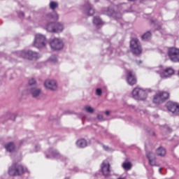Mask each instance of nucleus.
Masks as SVG:
<instances>
[{"label":"nucleus","mask_w":179,"mask_h":179,"mask_svg":"<svg viewBox=\"0 0 179 179\" xmlns=\"http://www.w3.org/2000/svg\"><path fill=\"white\" fill-rule=\"evenodd\" d=\"M47 43V38L44 35L41 34H35L33 42L34 47H36V48H44L46 47Z\"/></svg>","instance_id":"nucleus-1"},{"label":"nucleus","mask_w":179,"mask_h":179,"mask_svg":"<svg viewBox=\"0 0 179 179\" xmlns=\"http://www.w3.org/2000/svg\"><path fill=\"white\" fill-rule=\"evenodd\" d=\"M23 173H29V171L27 169H23V166L19 164L12 165L8 170L10 176H22Z\"/></svg>","instance_id":"nucleus-2"},{"label":"nucleus","mask_w":179,"mask_h":179,"mask_svg":"<svg viewBox=\"0 0 179 179\" xmlns=\"http://www.w3.org/2000/svg\"><path fill=\"white\" fill-rule=\"evenodd\" d=\"M132 96L135 100H146L148 93L142 88L136 87L132 91Z\"/></svg>","instance_id":"nucleus-3"},{"label":"nucleus","mask_w":179,"mask_h":179,"mask_svg":"<svg viewBox=\"0 0 179 179\" xmlns=\"http://www.w3.org/2000/svg\"><path fill=\"white\" fill-rule=\"evenodd\" d=\"M18 55L22 57V58H25L27 59H38L40 58V55L36 52L31 50L29 51H19Z\"/></svg>","instance_id":"nucleus-4"},{"label":"nucleus","mask_w":179,"mask_h":179,"mask_svg":"<svg viewBox=\"0 0 179 179\" xmlns=\"http://www.w3.org/2000/svg\"><path fill=\"white\" fill-rule=\"evenodd\" d=\"M130 48L131 50V52H133V54H136V55L142 52V48L139 43V40L136 38L132 39L130 41Z\"/></svg>","instance_id":"nucleus-5"},{"label":"nucleus","mask_w":179,"mask_h":179,"mask_svg":"<svg viewBox=\"0 0 179 179\" xmlns=\"http://www.w3.org/2000/svg\"><path fill=\"white\" fill-rule=\"evenodd\" d=\"M168 56L172 62H179V49L176 48H169Z\"/></svg>","instance_id":"nucleus-6"},{"label":"nucleus","mask_w":179,"mask_h":179,"mask_svg":"<svg viewBox=\"0 0 179 179\" xmlns=\"http://www.w3.org/2000/svg\"><path fill=\"white\" fill-rule=\"evenodd\" d=\"M50 45L52 50H62L64 48V42L60 38H55L50 41Z\"/></svg>","instance_id":"nucleus-7"},{"label":"nucleus","mask_w":179,"mask_h":179,"mask_svg":"<svg viewBox=\"0 0 179 179\" xmlns=\"http://www.w3.org/2000/svg\"><path fill=\"white\" fill-rule=\"evenodd\" d=\"M82 10L84 15H86L87 16H93L96 13V10H94V7H93V6H92V4L89 3H85L83 6Z\"/></svg>","instance_id":"nucleus-8"},{"label":"nucleus","mask_w":179,"mask_h":179,"mask_svg":"<svg viewBox=\"0 0 179 179\" xmlns=\"http://www.w3.org/2000/svg\"><path fill=\"white\" fill-rule=\"evenodd\" d=\"M170 97V94L164 93V96L162 98V95H160L159 92L155 95L153 99V103L155 104H162V103H164L166 100H167Z\"/></svg>","instance_id":"nucleus-9"},{"label":"nucleus","mask_w":179,"mask_h":179,"mask_svg":"<svg viewBox=\"0 0 179 179\" xmlns=\"http://www.w3.org/2000/svg\"><path fill=\"white\" fill-rule=\"evenodd\" d=\"M169 111H171L175 115H179V106L176 103L169 101L166 104Z\"/></svg>","instance_id":"nucleus-10"},{"label":"nucleus","mask_w":179,"mask_h":179,"mask_svg":"<svg viewBox=\"0 0 179 179\" xmlns=\"http://www.w3.org/2000/svg\"><path fill=\"white\" fill-rule=\"evenodd\" d=\"M157 73H160L161 78H169L171 75H174V70L171 68L166 69L163 70L162 66H159V70L157 71Z\"/></svg>","instance_id":"nucleus-11"},{"label":"nucleus","mask_w":179,"mask_h":179,"mask_svg":"<svg viewBox=\"0 0 179 179\" xmlns=\"http://www.w3.org/2000/svg\"><path fill=\"white\" fill-rule=\"evenodd\" d=\"M29 94L33 99H38L41 96V88L37 87H33L28 90Z\"/></svg>","instance_id":"nucleus-12"},{"label":"nucleus","mask_w":179,"mask_h":179,"mask_svg":"<svg viewBox=\"0 0 179 179\" xmlns=\"http://www.w3.org/2000/svg\"><path fill=\"white\" fill-rule=\"evenodd\" d=\"M127 81L130 86H134V85H136V76H135V73L132 71H128L127 76Z\"/></svg>","instance_id":"nucleus-13"},{"label":"nucleus","mask_w":179,"mask_h":179,"mask_svg":"<svg viewBox=\"0 0 179 179\" xmlns=\"http://www.w3.org/2000/svg\"><path fill=\"white\" fill-rule=\"evenodd\" d=\"M44 85L46 89H49L50 90H57L58 87L55 80H47L45 81Z\"/></svg>","instance_id":"nucleus-14"},{"label":"nucleus","mask_w":179,"mask_h":179,"mask_svg":"<svg viewBox=\"0 0 179 179\" xmlns=\"http://www.w3.org/2000/svg\"><path fill=\"white\" fill-rule=\"evenodd\" d=\"M105 15H108V16H112L113 17H115V19H121V13L117 12L116 13L114 11V10L111 8H108L103 13Z\"/></svg>","instance_id":"nucleus-15"},{"label":"nucleus","mask_w":179,"mask_h":179,"mask_svg":"<svg viewBox=\"0 0 179 179\" xmlns=\"http://www.w3.org/2000/svg\"><path fill=\"white\" fill-rule=\"evenodd\" d=\"M51 157H56V159H59L62 157L59 152H57V150L50 149L46 153V158L51 159Z\"/></svg>","instance_id":"nucleus-16"},{"label":"nucleus","mask_w":179,"mask_h":179,"mask_svg":"<svg viewBox=\"0 0 179 179\" xmlns=\"http://www.w3.org/2000/svg\"><path fill=\"white\" fill-rule=\"evenodd\" d=\"M147 158L149 160V164L150 166H156V155L151 151L146 152Z\"/></svg>","instance_id":"nucleus-17"},{"label":"nucleus","mask_w":179,"mask_h":179,"mask_svg":"<svg viewBox=\"0 0 179 179\" xmlns=\"http://www.w3.org/2000/svg\"><path fill=\"white\" fill-rule=\"evenodd\" d=\"M101 171L105 176L110 175V163L108 161H103L102 163Z\"/></svg>","instance_id":"nucleus-18"},{"label":"nucleus","mask_w":179,"mask_h":179,"mask_svg":"<svg viewBox=\"0 0 179 179\" xmlns=\"http://www.w3.org/2000/svg\"><path fill=\"white\" fill-rule=\"evenodd\" d=\"M55 33H61L65 29V25L62 22H55Z\"/></svg>","instance_id":"nucleus-19"},{"label":"nucleus","mask_w":179,"mask_h":179,"mask_svg":"<svg viewBox=\"0 0 179 179\" xmlns=\"http://www.w3.org/2000/svg\"><path fill=\"white\" fill-rule=\"evenodd\" d=\"M45 29L47 31H49L50 33H55V22H50L47 24Z\"/></svg>","instance_id":"nucleus-20"},{"label":"nucleus","mask_w":179,"mask_h":179,"mask_svg":"<svg viewBox=\"0 0 179 179\" xmlns=\"http://www.w3.org/2000/svg\"><path fill=\"white\" fill-rule=\"evenodd\" d=\"M78 148H86L87 146V141L85 139L78 140L76 142Z\"/></svg>","instance_id":"nucleus-21"},{"label":"nucleus","mask_w":179,"mask_h":179,"mask_svg":"<svg viewBox=\"0 0 179 179\" xmlns=\"http://www.w3.org/2000/svg\"><path fill=\"white\" fill-rule=\"evenodd\" d=\"M156 154L157 156H161L162 157L166 156V149L159 147L157 150H156Z\"/></svg>","instance_id":"nucleus-22"},{"label":"nucleus","mask_w":179,"mask_h":179,"mask_svg":"<svg viewBox=\"0 0 179 179\" xmlns=\"http://www.w3.org/2000/svg\"><path fill=\"white\" fill-rule=\"evenodd\" d=\"M7 152H13L15 150V144L13 143H8L5 145Z\"/></svg>","instance_id":"nucleus-23"},{"label":"nucleus","mask_w":179,"mask_h":179,"mask_svg":"<svg viewBox=\"0 0 179 179\" xmlns=\"http://www.w3.org/2000/svg\"><path fill=\"white\" fill-rule=\"evenodd\" d=\"M122 167L124 169V170L128 171L132 169V164H131V162H124Z\"/></svg>","instance_id":"nucleus-24"},{"label":"nucleus","mask_w":179,"mask_h":179,"mask_svg":"<svg viewBox=\"0 0 179 179\" xmlns=\"http://www.w3.org/2000/svg\"><path fill=\"white\" fill-rule=\"evenodd\" d=\"M93 23L96 26H100L103 24V20H101L100 17H94L93 20Z\"/></svg>","instance_id":"nucleus-25"},{"label":"nucleus","mask_w":179,"mask_h":179,"mask_svg":"<svg viewBox=\"0 0 179 179\" xmlns=\"http://www.w3.org/2000/svg\"><path fill=\"white\" fill-rule=\"evenodd\" d=\"M152 37V34L150 31H147L145 34H144L142 36L141 38L144 41H147V40H150V38Z\"/></svg>","instance_id":"nucleus-26"},{"label":"nucleus","mask_w":179,"mask_h":179,"mask_svg":"<svg viewBox=\"0 0 179 179\" xmlns=\"http://www.w3.org/2000/svg\"><path fill=\"white\" fill-rule=\"evenodd\" d=\"M59 15L57 13H55L54 15L49 14L47 15V20H58Z\"/></svg>","instance_id":"nucleus-27"},{"label":"nucleus","mask_w":179,"mask_h":179,"mask_svg":"<svg viewBox=\"0 0 179 179\" xmlns=\"http://www.w3.org/2000/svg\"><path fill=\"white\" fill-rule=\"evenodd\" d=\"M84 109L87 113H89V114H93V113H94V108L90 106H85Z\"/></svg>","instance_id":"nucleus-28"},{"label":"nucleus","mask_w":179,"mask_h":179,"mask_svg":"<svg viewBox=\"0 0 179 179\" xmlns=\"http://www.w3.org/2000/svg\"><path fill=\"white\" fill-rule=\"evenodd\" d=\"M50 8L52 10H54V9H57V8H58V3L57 1H51L50 3Z\"/></svg>","instance_id":"nucleus-29"},{"label":"nucleus","mask_w":179,"mask_h":179,"mask_svg":"<svg viewBox=\"0 0 179 179\" xmlns=\"http://www.w3.org/2000/svg\"><path fill=\"white\" fill-rule=\"evenodd\" d=\"M29 85L33 86V85H36V80L34 78H31L29 81Z\"/></svg>","instance_id":"nucleus-30"},{"label":"nucleus","mask_w":179,"mask_h":179,"mask_svg":"<svg viewBox=\"0 0 179 179\" xmlns=\"http://www.w3.org/2000/svg\"><path fill=\"white\" fill-rule=\"evenodd\" d=\"M103 148L104 150H106V152H113V149L110 148L107 145H103Z\"/></svg>","instance_id":"nucleus-31"},{"label":"nucleus","mask_w":179,"mask_h":179,"mask_svg":"<svg viewBox=\"0 0 179 179\" xmlns=\"http://www.w3.org/2000/svg\"><path fill=\"white\" fill-rule=\"evenodd\" d=\"M101 93H102L101 89L100 88L96 89V96H101Z\"/></svg>","instance_id":"nucleus-32"},{"label":"nucleus","mask_w":179,"mask_h":179,"mask_svg":"<svg viewBox=\"0 0 179 179\" xmlns=\"http://www.w3.org/2000/svg\"><path fill=\"white\" fill-rule=\"evenodd\" d=\"M97 118L99 120V121H103L104 120L103 115H97Z\"/></svg>","instance_id":"nucleus-33"},{"label":"nucleus","mask_w":179,"mask_h":179,"mask_svg":"<svg viewBox=\"0 0 179 179\" xmlns=\"http://www.w3.org/2000/svg\"><path fill=\"white\" fill-rule=\"evenodd\" d=\"M18 16H20V17H23L24 16V13L23 12H19Z\"/></svg>","instance_id":"nucleus-34"},{"label":"nucleus","mask_w":179,"mask_h":179,"mask_svg":"<svg viewBox=\"0 0 179 179\" xmlns=\"http://www.w3.org/2000/svg\"><path fill=\"white\" fill-rule=\"evenodd\" d=\"M164 93H169V92H159V95H161V98L164 97Z\"/></svg>","instance_id":"nucleus-35"},{"label":"nucleus","mask_w":179,"mask_h":179,"mask_svg":"<svg viewBox=\"0 0 179 179\" xmlns=\"http://www.w3.org/2000/svg\"><path fill=\"white\" fill-rule=\"evenodd\" d=\"M52 62H57V58L56 57H51L50 58Z\"/></svg>","instance_id":"nucleus-36"},{"label":"nucleus","mask_w":179,"mask_h":179,"mask_svg":"<svg viewBox=\"0 0 179 179\" xmlns=\"http://www.w3.org/2000/svg\"><path fill=\"white\" fill-rule=\"evenodd\" d=\"M105 114H106V115H110V111L106 110V111L105 112Z\"/></svg>","instance_id":"nucleus-37"},{"label":"nucleus","mask_w":179,"mask_h":179,"mask_svg":"<svg viewBox=\"0 0 179 179\" xmlns=\"http://www.w3.org/2000/svg\"><path fill=\"white\" fill-rule=\"evenodd\" d=\"M129 107H130V108L135 109V106H132V105H130Z\"/></svg>","instance_id":"nucleus-38"},{"label":"nucleus","mask_w":179,"mask_h":179,"mask_svg":"<svg viewBox=\"0 0 179 179\" xmlns=\"http://www.w3.org/2000/svg\"><path fill=\"white\" fill-rule=\"evenodd\" d=\"M159 173H162V169H159Z\"/></svg>","instance_id":"nucleus-39"},{"label":"nucleus","mask_w":179,"mask_h":179,"mask_svg":"<svg viewBox=\"0 0 179 179\" xmlns=\"http://www.w3.org/2000/svg\"><path fill=\"white\" fill-rule=\"evenodd\" d=\"M117 179H125V178H119Z\"/></svg>","instance_id":"nucleus-40"},{"label":"nucleus","mask_w":179,"mask_h":179,"mask_svg":"<svg viewBox=\"0 0 179 179\" xmlns=\"http://www.w3.org/2000/svg\"><path fill=\"white\" fill-rule=\"evenodd\" d=\"M139 64H142V61H140V62H139Z\"/></svg>","instance_id":"nucleus-41"},{"label":"nucleus","mask_w":179,"mask_h":179,"mask_svg":"<svg viewBox=\"0 0 179 179\" xmlns=\"http://www.w3.org/2000/svg\"><path fill=\"white\" fill-rule=\"evenodd\" d=\"M36 148H40V147H39L38 145H36Z\"/></svg>","instance_id":"nucleus-42"},{"label":"nucleus","mask_w":179,"mask_h":179,"mask_svg":"<svg viewBox=\"0 0 179 179\" xmlns=\"http://www.w3.org/2000/svg\"><path fill=\"white\" fill-rule=\"evenodd\" d=\"M66 179H69V178H66Z\"/></svg>","instance_id":"nucleus-43"}]
</instances>
